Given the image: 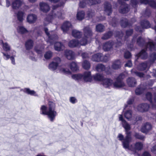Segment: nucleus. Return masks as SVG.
Returning <instances> with one entry per match:
<instances>
[{
    "label": "nucleus",
    "mask_w": 156,
    "mask_h": 156,
    "mask_svg": "<svg viewBox=\"0 0 156 156\" xmlns=\"http://www.w3.org/2000/svg\"><path fill=\"white\" fill-rule=\"evenodd\" d=\"M152 128V126L149 122H147L144 124L141 128V131L144 133H147Z\"/></svg>",
    "instance_id": "nucleus-17"
},
{
    "label": "nucleus",
    "mask_w": 156,
    "mask_h": 156,
    "mask_svg": "<svg viewBox=\"0 0 156 156\" xmlns=\"http://www.w3.org/2000/svg\"><path fill=\"white\" fill-rule=\"evenodd\" d=\"M151 14V11L149 8H147L144 12L142 13V16L146 18H148L150 17Z\"/></svg>",
    "instance_id": "nucleus-43"
},
{
    "label": "nucleus",
    "mask_w": 156,
    "mask_h": 156,
    "mask_svg": "<svg viewBox=\"0 0 156 156\" xmlns=\"http://www.w3.org/2000/svg\"><path fill=\"white\" fill-rule=\"evenodd\" d=\"M131 74L133 75H135L140 77H143L144 76V74L141 72H138L135 69H133L131 71Z\"/></svg>",
    "instance_id": "nucleus-45"
},
{
    "label": "nucleus",
    "mask_w": 156,
    "mask_h": 156,
    "mask_svg": "<svg viewBox=\"0 0 156 156\" xmlns=\"http://www.w3.org/2000/svg\"><path fill=\"white\" fill-rule=\"evenodd\" d=\"M24 13L22 11H19L16 14V16L19 21L22 22L23 20Z\"/></svg>",
    "instance_id": "nucleus-48"
},
{
    "label": "nucleus",
    "mask_w": 156,
    "mask_h": 156,
    "mask_svg": "<svg viewBox=\"0 0 156 156\" xmlns=\"http://www.w3.org/2000/svg\"><path fill=\"white\" fill-rule=\"evenodd\" d=\"M100 2V0H80L79 3V7L83 8L88 4L90 5L96 4Z\"/></svg>",
    "instance_id": "nucleus-10"
},
{
    "label": "nucleus",
    "mask_w": 156,
    "mask_h": 156,
    "mask_svg": "<svg viewBox=\"0 0 156 156\" xmlns=\"http://www.w3.org/2000/svg\"><path fill=\"white\" fill-rule=\"evenodd\" d=\"M108 60V57L106 56H103L102 55L101 61V62H106Z\"/></svg>",
    "instance_id": "nucleus-60"
},
{
    "label": "nucleus",
    "mask_w": 156,
    "mask_h": 156,
    "mask_svg": "<svg viewBox=\"0 0 156 156\" xmlns=\"http://www.w3.org/2000/svg\"><path fill=\"white\" fill-rule=\"evenodd\" d=\"M149 108V105L146 103H142L139 104L137 106V110L141 112L147 111Z\"/></svg>",
    "instance_id": "nucleus-16"
},
{
    "label": "nucleus",
    "mask_w": 156,
    "mask_h": 156,
    "mask_svg": "<svg viewBox=\"0 0 156 156\" xmlns=\"http://www.w3.org/2000/svg\"><path fill=\"white\" fill-rule=\"evenodd\" d=\"M85 16V13L83 11H82L78 12L77 14V19L80 20L84 19Z\"/></svg>",
    "instance_id": "nucleus-40"
},
{
    "label": "nucleus",
    "mask_w": 156,
    "mask_h": 156,
    "mask_svg": "<svg viewBox=\"0 0 156 156\" xmlns=\"http://www.w3.org/2000/svg\"><path fill=\"white\" fill-rule=\"evenodd\" d=\"M61 61V59L57 57L55 58L53 61L49 64L48 66L49 69L52 71L55 70Z\"/></svg>",
    "instance_id": "nucleus-12"
},
{
    "label": "nucleus",
    "mask_w": 156,
    "mask_h": 156,
    "mask_svg": "<svg viewBox=\"0 0 156 156\" xmlns=\"http://www.w3.org/2000/svg\"><path fill=\"white\" fill-rule=\"evenodd\" d=\"M141 27H137L135 28L136 31L140 33L142 32L144 29H148L151 27V25L150 22L146 20L142 21L140 23Z\"/></svg>",
    "instance_id": "nucleus-11"
},
{
    "label": "nucleus",
    "mask_w": 156,
    "mask_h": 156,
    "mask_svg": "<svg viewBox=\"0 0 156 156\" xmlns=\"http://www.w3.org/2000/svg\"><path fill=\"white\" fill-rule=\"evenodd\" d=\"M65 55L69 60H73L75 58V53L71 50H66L65 51Z\"/></svg>",
    "instance_id": "nucleus-21"
},
{
    "label": "nucleus",
    "mask_w": 156,
    "mask_h": 156,
    "mask_svg": "<svg viewBox=\"0 0 156 156\" xmlns=\"http://www.w3.org/2000/svg\"><path fill=\"white\" fill-rule=\"evenodd\" d=\"M35 50L36 52L38 54H41L42 53V52L44 51V47H42L41 48H37V47H35Z\"/></svg>",
    "instance_id": "nucleus-57"
},
{
    "label": "nucleus",
    "mask_w": 156,
    "mask_h": 156,
    "mask_svg": "<svg viewBox=\"0 0 156 156\" xmlns=\"http://www.w3.org/2000/svg\"><path fill=\"white\" fill-rule=\"evenodd\" d=\"M132 137L127 135L124 140L123 142V147L126 150L131 152V154H135L137 151L141 150L143 148V144L140 142H137L134 144L129 145L131 142Z\"/></svg>",
    "instance_id": "nucleus-2"
},
{
    "label": "nucleus",
    "mask_w": 156,
    "mask_h": 156,
    "mask_svg": "<svg viewBox=\"0 0 156 156\" xmlns=\"http://www.w3.org/2000/svg\"><path fill=\"white\" fill-rule=\"evenodd\" d=\"M136 56L142 59H145L147 58L148 55L146 50H142L136 55Z\"/></svg>",
    "instance_id": "nucleus-27"
},
{
    "label": "nucleus",
    "mask_w": 156,
    "mask_h": 156,
    "mask_svg": "<svg viewBox=\"0 0 156 156\" xmlns=\"http://www.w3.org/2000/svg\"><path fill=\"white\" fill-rule=\"evenodd\" d=\"M3 55L4 56V58L6 60H7L9 58H10V56L9 55H8V54L5 53L4 52H2Z\"/></svg>",
    "instance_id": "nucleus-62"
},
{
    "label": "nucleus",
    "mask_w": 156,
    "mask_h": 156,
    "mask_svg": "<svg viewBox=\"0 0 156 156\" xmlns=\"http://www.w3.org/2000/svg\"><path fill=\"white\" fill-rule=\"evenodd\" d=\"M120 23L122 27L124 28L132 25V24L130 23H129L127 19L125 18H123L122 19Z\"/></svg>",
    "instance_id": "nucleus-31"
},
{
    "label": "nucleus",
    "mask_w": 156,
    "mask_h": 156,
    "mask_svg": "<svg viewBox=\"0 0 156 156\" xmlns=\"http://www.w3.org/2000/svg\"><path fill=\"white\" fill-rule=\"evenodd\" d=\"M126 82L128 86L130 87H135L137 83L136 80L133 77L128 78L126 80Z\"/></svg>",
    "instance_id": "nucleus-20"
},
{
    "label": "nucleus",
    "mask_w": 156,
    "mask_h": 156,
    "mask_svg": "<svg viewBox=\"0 0 156 156\" xmlns=\"http://www.w3.org/2000/svg\"><path fill=\"white\" fill-rule=\"evenodd\" d=\"M132 64L130 60H129L125 65V67H132Z\"/></svg>",
    "instance_id": "nucleus-64"
},
{
    "label": "nucleus",
    "mask_w": 156,
    "mask_h": 156,
    "mask_svg": "<svg viewBox=\"0 0 156 156\" xmlns=\"http://www.w3.org/2000/svg\"><path fill=\"white\" fill-rule=\"evenodd\" d=\"M136 41V44L140 46H145V49L148 48L150 50L155 49V44L152 41H149L148 43H145L144 39L141 37H137V36L135 35L132 39V44H128L127 45L128 48H129L131 50H132L133 45V44L135 43Z\"/></svg>",
    "instance_id": "nucleus-4"
},
{
    "label": "nucleus",
    "mask_w": 156,
    "mask_h": 156,
    "mask_svg": "<svg viewBox=\"0 0 156 156\" xmlns=\"http://www.w3.org/2000/svg\"><path fill=\"white\" fill-rule=\"evenodd\" d=\"M149 62H145L139 64L138 66V69L142 71L146 70L147 67Z\"/></svg>",
    "instance_id": "nucleus-32"
},
{
    "label": "nucleus",
    "mask_w": 156,
    "mask_h": 156,
    "mask_svg": "<svg viewBox=\"0 0 156 156\" xmlns=\"http://www.w3.org/2000/svg\"><path fill=\"white\" fill-rule=\"evenodd\" d=\"M113 83V80L110 79L104 78L102 81L101 83L103 86L106 88H108L112 85Z\"/></svg>",
    "instance_id": "nucleus-18"
},
{
    "label": "nucleus",
    "mask_w": 156,
    "mask_h": 156,
    "mask_svg": "<svg viewBox=\"0 0 156 156\" xmlns=\"http://www.w3.org/2000/svg\"><path fill=\"white\" fill-rule=\"evenodd\" d=\"M147 99L148 100L151 104L152 108L153 109H156V105L153 104L152 102V94L150 92L147 93L146 94Z\"/></svg>",
    "instance_id": "nucleus-30"
},
{
    "label": "nucleus",
    "mask_w": 156,
    "mask_h": 156,
    "mask_svg": "<svg viewBox=\"0 0 156 156\" xmlns=\"http://www.w3.org/2000/svg\"><path fill=\"white\" fill-rule=\"evenodd\" d=\"M94 80L97 81H102L104 79V76L99 73H97L93 76Z\"/></svg>",
    "instance_id": "nucleus-41"
},
{
    "label": "nucleus",
    "mask_w": 156,
    "mask_h": 156,
    "mask_svg": "<svg viewBox=\"0 0 156 156\" xmlns=\"http://www.w3.org/2000/svg\"><path fill=\"white\" fill-rule=\"evenodd\" d=\"M124 115L126 119H129L132 116V111L130 110L127 111L125 113Z\"/></svg>",
    "instance_id": "nucleus-50"
},
{
    "label": "nucleus",
    "mask_w": 156,
    "mask_h": 156,
    "mask_svg": "<svg viewBox=\"0 0 156 156\" xmlns=\"http://www.w3.org/2000/svg\"><path fill=\"white\" fill-rule=\"evenodd\" d=\"M131 57V55L130 52L128 51L125 52L124 54V57L126 59L130 58Z\"/></svg>",
    "instance_id": "nucleus-58"
},
{
    "label": "nucleus",
    "mask_w": 156,
    "mask_h": 156,
    "mask_svg": "<svg viewBox=\"0 0 156 156\" xmlns=\"http://www.w3.org/2000/svg\"><path fill=\"white\" fill-rule=\"evenodd\" d=\"M25 45L27 50L31 49L33 47V41L31 40H29L26 42Z\"/></svg>",
    "instance_id": "nucleus-36"
},
{
    "label": "nucleus",
    "mask_w": 156,
    "mask_h": 156,
    "mask_svg": "<svg viewBox=\"0 0 156 156\" xmlns=\"http://www.w3.org/2000/svg\"><path fill=\"white\" fill-rule=\"evenodd\" d=\"M83 81L86 82H91L92 77L90 72H85L82 74Z\"/></svg>",
    "instance_id": "nucleus-19"
},
{
    "label": "nucleus",
    "mask_w": 156,
    "mask_h": 156,
    "mask_svg": "<svg viewBox=\"0 0 156 156\" xmlns=\"http://www.w3.org/2000/svg\"><path fill=\"white\" fill-rule=\"evenodd\" d=\"M70 66L71 69L73 72L76 71L78 69V68L77 64L75 62H71L70 64Z\"/></svg>",
    "instance_id": "nucleus-42"
},
{
    "label": "nucleus",
    "mask_w": 156,
    "mask_h": 156,
    "mask_svg": "<svg viewBox=\"0 0 156 156\" xmlns=\"http://www.w3.org/2000/svg\"><path fill=\"white\" fill-rule=\"evenodd\" d=\"M82 33L78 30H73L72 32V34L73 37L75 38H80L82 35Z\"/></svg>",
    "instance_id": "nucleus-33"
},
{
    "label": "nucleus",
    "mask_w": 156,
    "mask_h": 156,
    "mask_svg": "<svg viewBox=\"0 0 156 156\" xmlns=\"http://www.w3.org/2000/svg\"><path fill=\"white\" fill-rule=\"evenodd\" d=\"M140 2L141 4L145 5L148 4L151 7L156 9V2L153 0H140Z\"/></svg>",
    "instance_id": "nucleus-22"
},
{
    "label": "nucleus",
    "mask_w": 156,
    "mask_h": 156,
    "mask_svg": "<svg viewBox=\"0 0 156 156\" xmlns=\"http://www.w3.org/2000/svg\"><path fill=\"white\" fill-rule=\"evenodd\" d=\"M63 32H66L70 29L72 28V25L70 22L66 21L64 22L61 27Z\"/></svg>",
    "instance_id": "nucleus-23"
},
{
    "label": "nucleus",
    "mask_w": 156,
    "mask_h": 156,
    "mask_svg": "<svg viewBox=\"0 0 156 156\" xmlns=\"http://www.w3.org/2000/svg\"><path fill=\"white\" fill-rule=\"evenodd\" d=\"M55 103L52 102H49L48 108L45 105L41 106V113L47 115L50 120L53 122L57 115L56 112L55 110Z\"/></svg>",
    "instance_id": "nucleus-3"
},
{
    "label": "nucleus",
    "mask_w": 156,
    "mask_h": 156,
    "mask_svg": "<svg viewBox=\"0 0 156 156\" xmlns=\"http://www.w3.org/2000/svg\"><path fill=\"white\" fill-rule=\"evenodd\" d=\"M121 64L120 60H116L113 61L112 63V68L114 69H117L121 67Z\"/></svg>",
    "instance_id": "nucleus-26"
},
{
    "label": "nucleus",
    "mask_w": 156,
    "mask_h": 156,
    "mask_svg": "<svg viewBox=\"0 0 156 156\" xmlns=\"http://www.w3.org/2000/svg\"><path fill=\"white\" fill-rule=\"evenodd\" d=\"M45 33L48 37V40L47 42H49L50 44H52L55 43L54 48L56 51H60L64 48V45L60 42L55 43L56 40L58 39V37L57 34H53V31L48 32L47 28L45 27L44 29Z\"/></svg>",
    "instance_id": "nucleus-5"
},
{
    "label": "nucleus",
    "mask_w": 156,
    "mask_h": 156,
    "mask_svg": "<svg viewBox=\"0 0 156 156\" xmlns=\"http://www.w3.org/2000/svg\"><path fill=\"white\" fill-rule=\"evenodd\" d=\"M96 29L97 32H102L105 30V27L103 25L99 24L96 26Z\"/></svg>",
    "instance_id": "nucleus-47"
},
{
    "label": "nucleus",
    "mask_w": 156,
    "mask_h": 156,
    "mask_svg": "<svg viewBox=\"0 0 156 156\" xmlns=\"http://www.w3.org/2000/svg\"><path fill=\"white\" fill-rule=\"evenodd\" d=\"M150 62H154L156 60V53H152L150 56Z\"/></svg>",
    "instance_id": "nucleus-55"
},
{
    "label": "nucleus",
    "mask_w": 156,
    "mask_h": 156,
    "mask_svg": "<svg viewBox=\"0 0 156 156\" xmlns=\"http://www.w3.org/2000/svg\"><path fill=\"white\" fill-rule=\"evenodd\" d=\"M131 3L132 5L134 8H136L139 3V0H131Z\"/></svg>",
    "instance_id": "nucleus-52"
},
{
    "label": "nucleus",
    "mask_w": 156,
    "mask_h": 156,
    "mask_svg": "<svg viewBox=\"0 0 156 156\" xmlns=\"http://www.w3.org/2000/svg\"><path fill=\"white\" fill-rule=\"evenodd\" d=\"M102 54L101 53L96 54L93 55L91 58L92 61L94 62L101 61Z\"/></svg>",
    "instance_id": "nucleus-28"
},
{
    "label": "nucleus",
    "mask_w": 156,
    "mask_h": 156,
    "mask_svg": "<svg viewBox=\"0 0 156 156\" xmlns=\"http://www.w3.org/2000/svg\"><path fill=\"white\" fill-rule=\"evenodd\" d=\"M37 19V16L33 14H30L28 15L27 20L29 23H33L35 22Z\"/></svg>",
    "instance_id": "nucleus-29"
},
{
    "label": "nucleus",
    "mask_w": 156,
    "mask_h": 156,
    "mask_svg": "<svg viewBox=\"0 0 156 156\" xmlns=\"http://www.w3.org/2000/svg\"><path fill=\"white\" fill-rule=\"evenodd\" d=\"M0 42L2 44L3 49L5 51H8L10 50V47L7 43H4L1 40Z\"/></svg>",
    "instance_id": "nucleus-49"
},
{
    "label": "nucleus",
    "mask_w": 156,
    "mask_h": 156,
    "mask_svg": "<svg viewBox=\"0 0 156 156\" xmlns=\"http://www.w3.org/2000/svg\"><path fill=\"white\" fill-rule=\"evenodd\" d=\"M97 71L98 72H101L105 70V66L101 64H98L96 67Z\"/></svg>",
    "instance_id": "nucleus-44"
},
{
    "label": "nucleus",
    "mask_w": 156,
    "mask_h": 156,
    "mask_svg": "<svg viewBox=\"0 0 156 156\" xmlns=\"http://www.w3.org/2000/svg\"><path fill=\"white\" fill-rule=\"evenodd\" d=\"M84 37L82 38L79 42L76 39L70 41L69 43V46L71 48L79 47L81 45H85L87 43L88 39H90L92 35L91 29L89 26L85 27L83 30Z\"/></svg>",
    "instance_id": "nucleus-1"
},
{
    "label": "nucleus",
    "mask_w": 156,
    "mask_h": 156,
    "mask_svg": "<svg viewBox=\"0 0 156 156\" xmlns=\"http://www.w3.org/2000/svg\"><path fill=\"white\" fill-rule=\"evenodd\" d=\"M123 33L121 31H117L116 32L115 37L116 38L117 42L115 46V47L118 48L122 44V37H123Z\"/></svg>",
    "instance_id": "nucleus-13"
},
{
    "label": "nucleus",
    "mask_w": 156,
    "mask_h": 156,
    "mask_svg": "<svg viewBox=\"0 0 156 156\" xmlns=\"http://www.w3.org/2000/svg\"><path fill=\"white\" fill-rule=\"evenodd\" d=\"M23 3L21 0H14L12 3V7L13 9H17L20 7Z\"/></svg>",
    "instance_id": "nucleus-24"
},
{
    "label": "nucleus",
    "mask_w": 156,
    "mask_h": 156,
    "mask_svg": "<svg viewBox=\"0 0 156 156\" xmlns=\"http://www.w3.org/2000/svg\"><path fill=\"white\" fill-rule=\"evenodd\" d=\"M72 78L78 82L83 81L82 74H76L73 75L72 76Z\"/></svg>",
    "instance_id": "nucleus-39"
},
{
    "label": "nucleus",
    "mask_w": 156,
    "mask_h": 156,
    "mask_svg": "<svg viewBox=\"0 0 156 156\" xmlns=\"http://www.w3.org/2000/svg\"><path fill=\"white\" fill-rule=\"evenodd\" d=\"M60 71L61 72L65 74H70L71 73L69 70L67 69L62 68L60 69Z\"/></svg>",
    "instance_id": "nucleus-56"
},
{
    "label": "nucleus",
    "mask_w": 156,
    "mask_h": 156,
    "mask_svg": "<svg viewBox=\"0 0 156 156\" xmlns=\"http://www.w3.org/2000/svg\"><path fill=\"white\" fill-rule=\"evenodd\" d=\"M104 7L105 13L108 16L110 15L112 12L111 5L108 2H105L104 3Z\"/></svg>",
    "instance_id": "nucleus-15"
},
{
    "label": "nucleus",
    "mask_w": 156,
    "mask_h": 156,
    "mask_svg": "<svg viewBox=\"0 0 156 156\" xmlns=\"http://www.w3.org/2000/svg\"><path fill=\"white\" fill-rule=\"evenodd\" d=\"M52 56V53L50 51H48L46 52L44 55L45 59H50Z\"/></svg>",
    "instance_id": "nucleus-51"
},
{
    "label": "nucleus",
    "mask_w": 156,
    "mask_h": 156,
    "mask_svg": "<svg viewBox=\"0 0 156 156\" xmlns=\"http://www.w3.org/2000/svg\"><path fill=\"white\" fill-rule=\"evenodd\" d=\"M135 137L138 139L142 140L144 138V136L140 135L138 133H136L135 135Z\"/></svg>",
    "instance_id": "nucleus-61"
},
{
    "label": "nucleus",
    "mask_w": 156,
    "mask_h": 156,
    "mask_svg": "<svg viewBox=\"0 0 156 156\" xmlns=\"http://www.w3.org/2000/svg\"><path fill=\"white\" fill-rule=\"evenodd\" d=\"M83 68L86 70L89 69L90 67V62L86 60H84L82 64Z\"/></svg>",
    "instance_id": "nucleus-46"
},
{
    "label": "nucleus",
    "mask_w": 156,
    "mask_h": 156,
    "mask_svg": "<svg viewBox=\"0 0 156 156\" xmlns=\"http://www.w3.org/2000/svg\"><path fill=\"white\" fill-rule=\"evenodd\" d=\"M24 92L30 94L31 95H34V96H37L36 92L33 90H31L29 88H25L23 90Z\"/></svg>",
    "instance_id": "nucleus-37"
},
{
    "label": "nucleus",
    "mask_w": 156,
    "mask_h": 156,
    "mask_svg": "<svg viewBox=\"0 0 156 156\" xmlns=\"http://www.w3.org/2000/svg\"><path fill=\"white\" fill-rule=\"evenodd\" d=\"M64 4L63 2H61L59 5H53L52 10L49 14L48 17L46 18V20L49 22H51L52 19L57 17L61 19L64 18L65 17L64 14L60 11L58 12L59 9H58L59 6H62Z\"/></svg>",
    "instance_id": "nucleus-6"
},
{
    "label": "nucleus",
    "mask_w": 156,
    "mask_h": 156,
    "mask_svg": "<svg viewBox=\"0 0 156 156\" xmlns=\"http://www.w3.org/2000/svg\"><path fill=\"white\" fill-rule=\"evenodd\" d=\"M113 33L111 31H109L101 37L102 40H106L110 38L113 35Z\"/></svg>",
    "instance_id": "nucleus-35"
},
{
    "label": "nucleus",
    "mask_w": 156,
    "mask_h": 156,
    "mask_svg": "<svg viewBox=\"0 0 156 156\" xmlns=\"http://www.w3.org/2000/svg\"><path fill=\"white\" fill-rule=\"evenodd\" d=\"M124 75L122 74H120L116 79V81L113 83L114 87L115 88H120L124 87L125 83L122 81Z\"/></svg>",
    "instance_id": "nucleus-7"
},
{
    "label": "nucleus",
    "mask_w": 156,
    "mask_h": 156,
    "mask_svg": "<svg viewBox=\"0 0 156 156\" xmlns=\"http://www.w3.org/2000/svg\"><path fill=\"white\" fill-rule=\"evenodd\" d=\"M109 23L113 27H115L118 23L117 20L115 17L112 18V22H109Z\"/></svg>",
    "instance_id": "nucleus-54"
},
{
    "label": "nucleus",
    "mask_w": 156,
    "mask_h": 156,
    "mask_svg": "<svg viewBox=\"0 0 156 156\" xmlns=\"http://www.w3.org/2000/svg\"><path fill=\"white\" fill-rule=\"evenodd\" d=\"M114 42L112 41H110L105 43L103 46V49L105 51H108L111 50Z\"/></svg>",
    "instance_id": "nucleus-14"
},
{
    "label": "nucleus",
    "mask_w": 156,
    "mask_h": 156,
    "mask_svg": "<svg viewBox=\"0 0 156 156\" xmlns=\"http://www.w3.org/2000/svg\"><path fill=\"white\" fill-rule=\"evenodd\" d=\"M133 31L132 29L128 30L126 31V35L125 36L124 39L126 41L127 38L129 36L131 35L133 33Z\"/></svg>",
    "instance_id": "nucleus-53"
},
{
    "label": "nucleus",
    "mask_w": 156,
    "mask_h": 156,
    "mask_svg": "<svg viewBox=\"0 0 156 156\" xmlns=\"http://www.w3.org/2000/svg\"><path fill=\"white\" fill-rule=\"evenodd\" d=\"M129 0H118L119 4L121 5L120 8L119 10L120 13H127L129 10V5L126 4L124 1H126Z\"/></svg>",
    "instance_id": "nucleus-8"
},
{
    "label": "nucleus",
    "mask_w": 156,
    "mask_h": 156,
    "mask_svg": "<svg viewBox=\"0 0 156 156\" xmlns=\"http://www.w3.org/2000/svg\"><path fill=\"white\" fill-rule=\"evenodd\" d=\"M40 9L42 11L46 12L50 9V7L46 3L41 2L40 3Z\"/></svg>",
    "instance_id": "nucleus-25"
},
{
    "label": "nucleus",
    "mask_w": 156,
    "mask_h": 156,
    "mask_svg": "<svg viewBox=\"0 0 156 156\" xmlns=\"http://www.w3.org/2000/svg\"><path fill=\"white\" fill-rule=\"evenodd\" d=\"M70 101L71 103L74 104L77 102V100L75 98L72 97L70 98Z\"/></svg>",
    "instance_id": "nucleus-63"
},
{
    "label": "nucleus",
    "mask_w": 156,
    "mask_h": 156,
    "mask_svg": "<svg viewBox=\"0 0 156 156\" xmlns=\"http://www.w3.org/2000/svg\"><path fill=\"white\" fill-rule=\"evenodd\" d=\"M17 30L18 33L21 34H24L28 32L26 28L21 26H19L17 29Z\"/></svg>",
    "instance_id": "nucleus-38"
},
{
    "label": "nucleus",
    "mask_w": 156,
    "mask_h": 156,
    "mask_svg": "<svg viewBox=\"0 0 156 156\" xmlns=\"http://www.w3.org/2000/svg\"><path fill=\"white\" fill-rule=\"evenodd\" d=\"M145 90L143 85H141L138 87L135 90V93L137 95H139L142 94Z\"/></svg>",
    "instance_id": "nucleus-34"
},
{
    "label": "nucleus",
    "mask_w": 156,
    "mask_h": 156,
    "mask_svg": "<svg viewBox=\"0 0 156 156\" xmlns=\"http://www.w3.org/2000/svg\"><path fill=\"white\" fill-rule=\"evenodd\" d=\"M118 137L119 138V140H120L122 141V144L123 146V142L124 140L126 138V136L124 138V136L122 135L121 134L119 133V134L118 136Z\"/></svg>",
    "instance_id": "nucleus-59"
},
{
    "label": "nucleus",
    "mask_w": 156,
    "mask_h": 156,
    "mask_svg": "<svg viewBox=\"0 0 156 156\" xmlns=\"http://www.w3.org/2000/svg\"><path fill=\"white\" fill-rule=\"evenodd\" d=\"M119 120L122 122V126L126 130V136L128 135L130 136V137H131V133L130 132L128 131L130 129V125L123 119L122 115H119Z\"/></svg>",
    "instance_id": "nucleus-9"
}]
</instances>
